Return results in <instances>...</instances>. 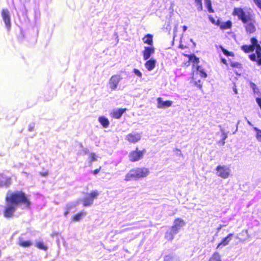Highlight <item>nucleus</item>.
I'll return each instance as SVG.
<instances>
[{"label": "nucleus", "mask_w": 261, "mask_h": 261, "mask_svg": "<svg viewBox=\"0 0 261 261\" xmlns=\"http://www.w3.org/2000/svg\"><path fill=\"white\" fill-rule=\"evenodd\" d=\"M6 204L3 211V215L6 218H12L18 205H23L26 208L30 207L31 202L28 196L22 191L9 192L6 197Z\"/></svg>", "instance_id": "1"}, {"label": "nucleus", "mask_w": 261, "mask_h": 261, "mask_svg": "<svg viewBox=\"0 0 261 261\" xmlns=\"http://www.w3.org/2000/svg\"><path fill=\"white\" fill-rule=\"evenodd\" d=\"M251 45H244L241 46V49L244 52L248 53L253 51L255 49L256 54H252L249 55L250 59L252 61H256L258 65H261V41L260 44L258 43V41L255 38H252L250 40Z\"/></svg>", "instance_id": "2"}, {"label": "nucleus", "mask_w": 261, "mask_h": 261, "mask_svg": "<svg viewBox=\"0 0 261 261\" xmlns=\"http://www.w3.org/2000/svg\"><path fill=\"white\" fill-rule=\"evenodd\" d=\"M234 15H237L244 23H246L245 28L248 33H251L255 31V27L253 23L250 20V15L248 12H245L242 9L235 8L233 12Z\"/></svg>", "instance_id": "3"}, {"label": "nucleus", "mask_w": 261, "mask_h": 261, "mask_svg": "<svg viewBox=\"0 0 261 261\" xmlns=\"http://www.w3.org/2000/svg\"><path fill=\"white\" fill-rule=\"evenodd\" d=\"M149 170L146 168H136L130 170L125 176L124 180L129 181L137 180L147 177L149 174Z\"/></svg>", "instance_id": "4"}, {"label": "nucleus", "mask_w": 261, "mask_h": 261, "mask_svg": "<svg viewBox=\"0 0 261 261\" xmlns=\"http://www.w3.org/2000/svg\"><path fill=\"white\" fill-rule=\"evenodd\" d=\"M231 173L229 166L226 165H219L216 168V174L223 179L228 178Z\"/></svg>", "instance_id": "5"}, {"label": "nucleus", "mask_w": 261, "mask_h": 261, "mask_svg": "<svg viewBox=\"0 0 261 261\" xmlns=\"http://www.w3.org/2000/svg\"><path fill=\"white\" fill-rule=\"evenodd\" d=\"M99 195L97 190H94L87 193L82 200L84 206L87 207L91 206L94 202V199H97Z\"/></svg>", "instance_id": "6"}, {"label": "nucleus", "mask_w": 261, "mask_h": 261, "mask_svg": "<svg viewBox=\"0 0 261 261\" xmlns=\"http://www.w3.org/2000/svg\"><path fill=\"white\" fill-rule=\"evenodd\" d=\"M198 75L203 78L207 76L206 73L203 71L201 67L197 66L196 71L193 72L192 80L196 86L199 88H201L202 84H201V80L198 79Z\"/></svg>", "instance_id": "7"}, {"label": "nucleus", "mask_w": 261, "mask_h": 261, "mask_svg": "<svg viewBox=\"0 0 261 261\" xmlns=\"http://www.w3.org/2000/svg\"><path fill=\"white\" fill-rule=\"evenodd\" d=\"M1 15L8 30L9 31L11 27V23L9 10L7 9H2Z\"/></svg>", "instance_id": "8"}, {"label": "nucleus", "mask_w": 261, "mask_h": 261, "mask_svg": "<svg viewBox=\"0 0 261 261\" xmlns=\"http://www.w3.org/2000/svg\"><path fill=\"white\" fill-rule=\"evenodd\" d=\"M144 153L143 151H139L137 149L130 152L128 155L129 160L133 162L138 161L143 158Z\"/></svg>", "instance_id": "9"}, {"label": "nucleus", "mask_w": 261, "mask_h": 261, "mask_svg": "<svg viewBox=\"0 0 261 261\" xmlns=\"http://www.w3.org/2000/svg\"><path fill=\"white\" fill-rule=\"evenodd\" d=\"M121 80L120 76L119 75H113L109 81V86L112 91L115 90Z\"/></svg>", "instance_id": "10"}, {"label": "nucleus", "mask_w": 261, "mask_h": 261, "mask_svg": "<svg viewBox=\"0 0 261 261\" xmlns=\"http://www.w3.org/2000/svg\"><path fill=\"white\" fill-rule=\"evenodd\" d=\"M141 134L138 133H132L125 137V139L131 143H136L141 140Z\"/></svg>", "instance_id": "11"}, {"label": "nucleus", "mask_w": 261, "mask_h": 261, "mask_svg": "<svg viewBox=\"0 0 261 261\" xmlns=\"http://www.w3.org/2000/svg\"><path fill=\"white\" fill-rule=\"evenodd\" d=\"M186 225L184 220L181 218L176 219L173 222V225L171 228L174 232L178 233L180 229Z\"/></svg>", "instance_id": "12"}, {"label": "nucleus", "mask_w": 261, "mask_h": 261, "mask_svg": "<svg viewBox=\"0 0 261 261\" xmlns=\"http://www.w3.org/2000/svg\"><path fill=\"white\" fill-rule=\"evenodd\" d=\"M172 101L170 100L163 101L161 97L157 98V107L159 109H165L171 107Z\"/></svg>", "instance_id": "13"}, {"label": "nucleus", "mask_w": 261, "mask_h": 261, "mask_svg": "<svg viewBox=\"0 0 261 261\" xmlns=\"http://www.w3.org/2000/svg\"><path fill=\"white\" fill-rule=\"evenodd\" d=\"M154 47L153 46H145L144 50L143 51V59L144 60H148L150 56L154 53Z\"/></svg>", "instance_id": "14"}, {"label": "nucleus", "mask_w": 261, "mask_h": 261, "mask_svg": "<svg viewBox=\"0 0 261 261\" xmlns=\"http://www.w3.org/2000/svg\"><path fill=\"white\" fill-rule=\"evenodd\" d=\"M125 111L126 109H115L112 111L111 115L114 118L119 119Z\"/></svg>", "instance_id": "15"}, {"label": "nucleus", "mask_w": 261, "mask_h": 261, "mask_svg": "<svg viewBox=\"0 0 261 261\" xmlns=\"http://www.w3.org/2000/svg\"><path fill=\"white\" fill-rule=\"evenodd\" d=\"M87 215L86 212L82 211L72 217V220L75 222H79L82 220Z\"/></svg>", "instance_id": "16"}, {"label": "nucleus", "mask_w": 261, "mask_h": 261, "mask_svg": "<svg viewBox=\"0 0 261 261\" xmlns=\"http://www.w3.org/2000/svg\"><path fill=\"white\" fill-rule=\"evenodd\" d=\"M155 64L156 61L151 59L145 63V66L149 71H150L154 68Z\"/></svg>", "instance_id": "17"}, {"label": "nucleus", "mask_w": 261, "mask_h": 261, "mask_svg": "<svg viewBox=\"0 0 261 261\" xmlns=\"http://www.w3.org/2000/svg\"><path fill=\"white\" fill-rule=\"evenodd\" d=\"M232 236V233H229L226 237L223 238L221 242L218 244L217 248H219L221 246H225L227 245L231 240V237Z\"/></svg>", "instance_id": "18"}, {"label": "nucleus", "mask_w": 261, "mask_h": 261, "mask_svg": "<svg viewBox=\"0 0 261 261\" xmlns=\"http://www.w3.org/2000/svg\"><path fill=\"white\" fill-rule=\"evenodd\" d=\"M177 233L174 232L173 229L171 227L166 232L165 237L167 240L171 241L173 239L174 236Z\"/></svg>", "instance_id": "19"}, {"label": "nucleus", "mask_w": 261, "mask_h": 261, "mask_svg": "<svg viewBox=\"0 0 261 261\" xmlns=\"http://www.w3.org/2000/svg\"><path fill=\"white\" fill-rule=\"evenodd\" d=\"M153 36L151 34L146 35L142 39L144 43L147 44L150 46H153Z\"/></svg>", "instance_id": "20"}, {"label": "nucleus", "mask_w": 261, "mask_h": 261, "mask_svg": "<svg viewBox=\"0 0 261 261\" xmlns=\"http://www.w3.org/2000/svg\"><path fill=\"white\" fill-rule=\"evenodd\" d=\"M164 261H180L178 256L174 254L171 253L165 256Z\"/></svg>", "instance_id": "21"}, {"label": "nucleus", "mask_w": 261, "mask_h": 261, "mask_svg": "<svg viewBox=\"0 0 261 261\" xmlns=\"http://www.w3.org/2000/svg\"><path fill=\"white\" fill-rule=\"evenodd\" d=\"M217 24L220 26L221 29L223 30L229 29L231 27V22L230 21L222 22L218 21V23Z\"/></svg>", "instance_id": "22"}, {"label": "nucleus", "mask_w": 261, "mask_h": 261, "mask_svg": "<svg viewBox=\"0 0 261 261\" xmlns=\"http://www.w3.org/2000/svg\"><path fill=\"white\" fill-rule=\"evenodd\" d=\"M98 121L105 128H107L110 124L109 120L103 116L99 117Z\"/></svg>", "instance_id": "23"}, {"label": "nucleus", "mask_w": 261, "mask_h": 261, "mask_svg": "<svg viewBox=\"0 0 261 261\" xmlns=\"http://www.w3.org/2000/svg\"><path fill=\"white\" fill-rule=\"evenodd\" d=\"M18 245L23 247H29L32 245V243L31 241H24L20 239Z\"/></svg>", "instance_id": "24"}, {"label": "nucleus", "mask_w": 261, "mask_h": 261, "mask_svg": "<svg viewBox=\"0 0 261 261\" xmlns=\"http://www.w3.org/2000/svg\"><path fill=\"white\" fill-rule=\"evenodd\" d=\"M250 87L253 90L255 96H257L259 97L260 96H261V93L260 92H259L258 88L256 87L255 84L251 83Z\"/></svg>", "instance_id": "25"}, {"label": "nucleus", "mask_w": 261, "mask_h": 261, "mask_svg": "<svg viewBox=\"0 0 261 261\" xmlns=\"http://www.w3.org/2000/svg\"><path fill=\"white\" fill-rule=\"evenodd\" d=\"M208 261H221V256L218 252H215L210 258Z\"/></svg>", "instance_id": "26"}, {"label": "nucleus", "mask_w": 261, "mask_h": 261, "mask_svg": "<svg viewBox=\"0 0 261 261\" xmlns=\"http://www.w3.org/2000/svg\"><path fill=\"white\" fill-rule=\"evenodd\" d=\"M36 247L40 250H43L44 251H46L47 249V247L43 242L41 241L38 242L36 243Z\"/></svg>", "instance_id": "27"}, {"label": "nucleus", "mask_w": 261, "mask_h": 261, "mask_svg": "<svg viewBox=\"0 0 261 261\" xmlns=\"http://www.w3.org/2000/svg\"><path fill=\"white\" fill-rule=\"evenodd\" d=\"M253 129L256 132L255 137L257 140L261 142V130L256 127H254Z\"/></svg>", "instance_id": "28"}, {"label": "nucleus", "mask_w": 261, "mask_h": 261, "mask_svg": "<svg viewBox=\"0 0 261 261\" xmlns=\"http://www.w3.org/2000/svg\"><path fill=\"white\" fill-rule=\"evenodd\" d=\"M205 5L207 8L208 12L210 13L213 12V10L212 9L211 0H205Z\"/></svg>", "instance_id": "29"}, {"label": "nucleus", "mask_w": 261, "mask_h": 261, "mask_svg": "<svg viewBox=\"0 0 261 261\" xmlns=\"http://www.w3.org/2000/svg\"><path fill=\"white\" fill-rule=\"evenodd\" d=\"M97 160V156L94 153H90L89 156V162L92 163Z\"/></svg>", "instance_id": "30"}, {"label": "nucleus", "mask_w": 261, "mask_h": 261, "mask_svg": "<svg viewBox=\"0 0 261 261\" xmlns=\"http://www.w3.org/2000/svg\"><path fill=\"white\" fill-rule=\"evenodd\" d=\"M189 61L194 64H197L199 62V59L194 55H191L189 56Z\"/></svg>", "instance_id": "31"}, {"label": "nucleus", "mask_w": 261, "mask_h": 261, "mask_svg": "<svg viewBox=\"0 0 261 261\" xmlns=\"http://www.w3.org/2000/svg\"><path fill=\"white\" fill-rule=\"evenodd\" d=\"M195 2L197 7V10L199 11L202 10V0H195Z\"/></svg>", "instance_id": "32"}, {"label": "nucleus", "mask_w": 261, "mask_h": 261, "mask_svg": "<svg viewBox=\"0 0 261 261\" xmlns=\"http://www.w3.org/2000/svg\"><path fill=\"white\" fill-rule=\"evenodd\" d=\"M220 47L223 54L226 56H233V54L232 53L227 51L226 49H224L222 46H221Z\"/></svg>", "instance_id": "33"}, {"label": "nucleus", "mask_w": 261, "mask_h": 261, "mask_svg": "<svg viewBox=\"0 0 261 261\" xmlns=\"http://www.w3.org/2000/svg\"><path fill=\"white\" fill-rule=\"evenodd\" d=\"M11 182H12L11 178L10 177H8V178H6L4 184V185H5L6 187H9V185H11Z\"/></svg>", "instance_id": "34"}, {"label": "nucleus", "mask_w": 261, "mask_h": 261, "mask_svg": "<svg viewBox=\"0 0 261 261\" xmlns=\"http://www.w3.org/2000/svg\"><path fill=\"white\" fill-rule=\"evenodd\" d=\"M220 127V130L222 133V138L223 140H225L227 138V135L224 132V129L221 127V126H219Z\"/></svg>", "instance_id": "35"}, {"label": "nucleus", "mask_w": 261, "mask_h": 261, "mask_svg": "<svg viewBox=\"0 0 261 261\" xmlns=\"http://www.w3.org/2000/svg\"><path fill=\"white\" fill-rule=\"evenodd\" d=\"M134 73L135 74V75H136L137 76H138L140 78H141L142 76V73L137 69H134Z\"/></svg>", "instance_id": "36"}, {"label": "nucleus", "mask_w": 261, "mask_h": 261, "mask_svg": "<svg viewBox=\"0 0 261 261\" xmlns=\"http://www.w3.org/2000/svg\"><path fill=\"white\" fill-rule=\"evenodd\" d=\"M253 1L261 11V0H253Z\"/></svg>", "instance_id": "37"}, {"label": "nucleus", "mask_w": 261, "mask_h": 261, "mask_svg": "<svg viewBox=\"0 0 261 261\" xmlns=\"http://www.w3.org/2000/svg\"><path fill=\"white\" fill-rule=\"evenodd\" d=\"M40 175L43 177H46L48 175V172L45 171V172H41L39 173Z\"/></svg>", "instance_id": "38"}, {"label": "nucleus", "mask_w": 261, "mask_h": 261, "mask_svg": "<svg viewBox=\"0 0 261 261\" xmlns=\"http://www.w3.org/2000/svg\"><path fill=\"white\" fill-rule=\"evenodd\" d=\"M100 169H101V167H100L99 169H95L93 171V174L94 175H97L100 171Z\"/></svg>", "instance_id": "39"}, {"label": "nucleus", "mask_w": 261, "mask_h": 261, "mask_svg": "<svg viewBox=\"0 0 261 261\" xmlns=\"http://www.w3.org/2000/svg\"><path fill=\"white\" fill-rule=\"evenodd\" d=\"M231 66L232 67H240V64L237 62L236 63H232L231 64Z\"/></svg>", "instance_id": "40"}, {"label": "nucleus", "mask_w": 261, "mask_h": 261, "mask_svg": "<svg viewBox=\"0 0 261 261\" xmlns=\"http://www.w3.org/2000/svg\"><path fill=\"white\" fill-rule=\"evenodd\" d=\"M221 62L224 64H227V61L225 59L222 58Z\"/></svg>", "instance_id": "41"}, {"label": "nucleus", "mask_w": 261, "mask_h": 261, "mask_svg": "<svg viewBox=\"0 0 261 261\" xmlns=\"http://www.w3.org/2000/svg\"><path fill=\"white\" fill-rule=\"evenodd\" d=\"M233 91L234 92V93L237 94L238 93V91H237V89L236 87V86H234L233 88Z\"/></svg>", "instance_id": "42"}, {"label": "nucleus", "mask_w": 261, "mask_h": 261, "mask_svg": "<svg viewBox=\"0 0 261 261\" xmlns=\"http://www.w3.org/2000/svg\"><path fill=\"white\" fill-rule=\"evenodd\" d=\"M182 28H183V31L184 32H185L187 30V27L186 26V25H184L182 27Z\"/></svg>", "instance_id": "43"}, {"label": "nucleus", "mask_w": 261, "mask_h": 261, "mask_svg": "<svg viewBox=\"0 0 261 261\" xmlns=\"http://www.w3.org/2000/svg\"><path fill=\"white\" fill-rule=\"evenodd\" d=\"M222 227H223V226H222V225H220L219 226V227L218 228V229H217L218 231H220V230L222 228Z\"/></svg>", "instance_id": "44"}, {"label": "nucleus", "mask_w": 261, "mask_h": 261, "mask_svg": "<svg viewBox=\"0 0 261 261\" xmlns=\"http://www.w3.org/2000/svg\"><path fill=\"white\" fill-rule=\"evenodd\" d=\"M210 19L211 21L213 23H215V20H214L213 18L210 17Z\"/></svg>", "instance_id": "45"}, {"label": "nucleus", "mask_w": 261, "mask_h": 261, "mask_svg": "<svg viewBox=\"0 0 261 261\" xmlns=\"http://www.w3.org/2000/svg\"><path fill=\"white\" fill-rule=\"evenodd\" d=\"M177 154H179V155L181 154V152L180 150H177Z\"/></svg>", "instance_id": "46"}, {"label": "nucleus", "mask_w": 261, "mask_h": 261, "mask_svg": "<svg viewBox=\"0 0 261 261\" xmlns=\"http://www.w3.org/2000/svg\"><path fill=\"white\" fill-rule=\"evenodd\" d=\"M247 123L249 125H251V126L252 125L251 123L249 120L247 121Z\"/></svg>", "instance_id": "47"}, {"label": "nucleus", "mask_w": 261, "mask_h": 261, "mask_svg": "<svg viewBox=\"0 0 261 261\" xmlns=\"http://www.w3.org/2000/svg\"><path fill=\"white\" fill-rule=\"evenodd\" d=\"M221 143H222V145H224V144H225V141H224V140H222V141L221 142Z\"/></svg>", "instance_id": "48"}, {"label": "nucleus", "mask_w": 261, "mask_h": 261, "mask_svg": "<svg viewBox=\"0 0 261 261\" xmlns=\"http://www.w3.org/2000/svg\"><path fill=\"white\" fill-rule=\"evenodd\" d=\"M238 130V125H237V128L234 132H233V134H235L236 132Z\"/></svg>", "instance_id": "49"}]
</instances>
